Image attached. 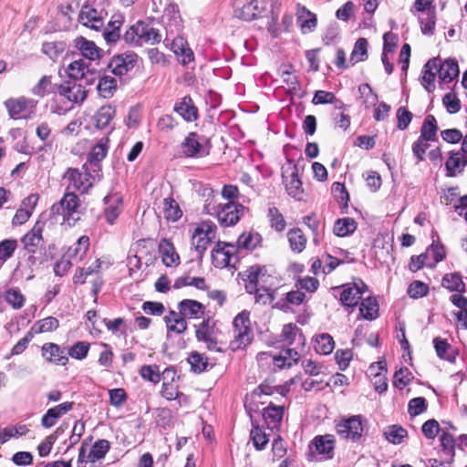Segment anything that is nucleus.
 Instances as JSON below:
<instances>
[{
	"mask_svg": "<svg viewBox=\"0 0 467 467\" xmlns=\"http://www.w3.org/2000/svg\"><path fill=\"white\" fill-rule=\"evenodd\" d=\"M137 56L135 54L119 55L114 57L109 67L116 76H123L134 67Z\"/></svg>",
	"mask_w": 467,
	"mask_h": 467,
	"instance_id": "17",
	"label": "nucleus"
},
{
	"mask_svg": "<svg viewBox=\"0 0 467 467\" xmlns=\"http://www.w3.org/2000/svg\"><path fill=\"white\" fill-rule=\"evenodd\" d=\"M109 448L110 444L109 441L103 439L97 441L88 453L89 462L94 463L97 461L103 459L109 451Z\"/></svg>",
	"mask_w": 467,
	"mask_h": 467,
	"instance_id": "36",
	"label": "nucleus"
},
{
	"mask_svg": "<svg viewBox=\"0 0 467 467\" xmlns=\"http://www.w3.org/2000/svg\"><path fill=\"white\" fill-rule=\"evenodd\" d=\"M134 30L136 31L137 37L139 38V46L144 44L154 45L158 44L161 40V36L159 30L151 27L148 24L139 21L134 25Z\"/></svg>",
	"mask_w": 467,
	"mask_h": 467,
	"instance_id": "15",
	"label": "nucleus"
},
{
	"mask_svg": "<svg viewBox=\"0 0 467 467\" xmlns=\"http://www.w3.org/2000/svg\"><path fill=\"white\" fill-rule=\"evenodd\" d=\"M466 165L467 159L464 158L462 152H451L445 163L447 176H456L457 174L461 173L463 171Z\"/></svg>",
	"mask_w": 467,
	"mask_h": 467,
	"instance_id": "28",
	"label": "nucleus"
},
{
	"mask_svg": "<svg viewBox=\"0 0 467 467\" xmlns=\"http://www.w3.org/2000/svg\"><path fill=\"white\" fill-rule=\"evenodd\" d=\"M178 309L184 318H201L205 307L196 300L184 299L178 304Z\"/></svg>",
	"mask_w": 467,
	"mask_h": 467,
	"instance_id": "22",
	"label": "nucleus"
},
{
	"mask_svg": "<svg viewBox=\"0 0 467 467\" xmlns=\"http://www.w3.org/2000/svg\"><path fill=\"white\" fill-rule=\"evenodd\" d=\"M75 47L81 52L84 57L89 60H95L99 57V49L95 43L82 36L76 38Z\"/></svg>",
	"mask_w": 467,
	"mask_h": 467,
	"instance_id": "31",
	"label": "nucleus"
},
{
	"mask_svg": "<svg viewBox=\"0 0 467 467\" xmlns=\"http://www.w3.org/2000/svg\"><path fill=\"white\" fill-rule=\"evenodd\" d=\"M36 105V100L26 97L9 99L5 102V106L12 119L21 118V115L26 112H34Z\"/></svg>",
	"mask_w": 467,
	"mask_h": 467,
	"instance_id": "9",
	"label": "nucleus"
},
{
	"mask_svg": "<svg viewBox=\"0 0 467 467\" xmlns=\"http://www.w3.org/2000/svg\"><path fill=\"white\" fill-rule=\"evenodd\" d=\"M360 314L366 319H375L378 316V304L376 299L368 297L361 302Z\"/></svg>",
	"mask_w": 467,
	"mask_h": 467,
	"instance_id": "49",
	"label": "nucleus"
},
{
	"mask_svg": "<svg viewBox=\"0 0 467 467\" xmlns=\"http://www.w3.org/2000/svg\"><path fill=\"white\" fill-rule=\"evenodd\" d=\"M335 442L334 435H320L314 438L309 447L313 453L320 455L321 459L327 460L333 457Z\"/></svg>",
	"mask_w": 467,
	"mask_h": 467,
	"instance_id": "10",
	"label": "nucleus"
},
{
	"mask_svg": "<svg viewBox=\"0 0 467 467\" xmlns=\"http://www.w3.org/2000/svg\"><path fill=\"white\" fill-rule=\"evenodd\" d=\"M439 66V57H434L432 59H430L424 66V74L422 77V85L428 90L431 92L434 88V80Z\"/></svg>",
	"mask_w": 467,
	"mask_h": 467,
	"instance_id": "32",
	"label": "nucleus"
},
{
	"mask_svg": "<svg viewBox=\"0 0 467 467\" xmlns=\"http://www.w3.org/2000/svg\"><path fill=\"white\" fill-rule=\"evenodd\" d=\"M89 248V238L86 235L79 237L73 247L68 250V254L72 258L82 260Z\"/></svg>",
	"mask_w": 467,
	"mask_h": 467,
	"instance_id": "43",
	"label": "nucleus"
},
{
	"mask_svg": "<svg viewBox=\"0 0 467 467\" xmlns=\"http://www.w3.org/2000/svg\"><path fill=\"white\" fill-rule=\"evenodd\" d=\"M234 339L230 342L232 349L236 350L247 346L252 340L249 312L243 311L234 319Z\"/></svg>",
	"mask_w": 467,
	"mask_h": 467,
	"instance_id": "3",
	"label": "nucleus"
},
{
	"mask_svg": "<svg viewBox=\"0 0 467 467\" xmlns=\"http://www.w3.org/2000/svg\"><path fill=\"white\" fill-rule=\"evenodd\" d=\"M368 41L366 38H359L356 42L350 56L352 64L363 61L367 58Z\"/></svg>",
	"mask_w": 467,
	"mask_h": 467,
	"instance_id": "50",
	"label": "nucleus"
},
{
	"mask_svg": "<svg viewBox=\"0 0 467 467\" xmlns=\"http://www.w3.org/2000/svg\"><path fill=\"white\" fill-rule=\"evenodd\" d=\"M159 251L166 266L177 265L180 263V257L175 252L173 244L168 239H162L160 242Z\"/></svg>",
	"mask_w": 467,
	"mask_h": 467,
	"instance_id": "27",
	"label": "nucleus"
},
{
	"mask_svg": "<svg viewBox=\"0 0 467 467\" xmlns=\"http://www.w3.org/2000/svg\"><path fill=\"white\" fill-rule=\"evenodd\" d=\"M59 326L58 320L54 317H47L34 324L31 330L36 334L56 330Z\"/></svg>",
	"mask_w": 467,
	"mask_h": 467,
	"instance_id": "45",
	"label": "nucleus"
},
{
	"mask_svg": "<svg viewBox=\"0 0 467 467\" xmlns=\"http://www.w3.org/2000/svg\"><path fill=\"white\" fill-rule=\"evenodd\" d=\"M164 321L167 327L168 335L171 332L182 334L187 329V322L179 312L170 311L169 315L164 317Z\"/></svg>",
	"mask_w": 467,
	"mask_h": 467,
	"instance_id": "29",
	"label": "nucleus"
},
{
	"mask_svg": "<svg viewBox=\"0 0 467 467\" xmlns=\"http://www.w3.org/2000/svg\"><path fill=\"white\" fill-rule=\"evenodd\" d=\"M51 77L44 76L37 84L32 88L31 92L37 97L43 98L51 92Z\"/></svg>",
	"mask_w": 467,
	"mask_h": 467,
	"instance_id": "54",
	"label": "nucleus"
},
{
	"mask_svg": "<svg viewBox=\"0 0 467 467\" xmlns=\"http://www.w3.org/2000/svg\"><path fill=\"white\" fill-rule=\"evenodd\" d=\"M258 13L257 0H237L235 2L234 15L240 19L251 21L256 18Z\"/></svg>",
	"mask_w": 467,
	"mask_h": 467,
	"instance_id": "19",
	"label": "nucleus"
},
{
	"mask_svg": "<svg viewBox=\"0 0 467 467\" xmlns=\"http://www.w3.org/2000/svg\"><path fill=\"white\" fill-rule=\"evenodd\" d=\"M261 236L258 234L244 233L237 240L236 252L238 250H254L260 243Z\"/></svg>",
	"mask_w": 467,
	"mask_h": 467,
	"instance_id": "37",
	"label": "nucleus"
},
{
	"mask_svg": "<svg viewBox=\"0 0 467 467\" xmlns=\"http://www.w3.org/2000/svg\"><path fill=\"white\" fill-rule=\"evenodd\" d=\"M243 279L246 292H256L259 288L263 291H275L279 284L278 277L261 265L250 266L243 273Z\"/></svg>",
	"mask_w": 467,
	"mask_h": 467,
	"instance_id": "1",
	"label": "nucleus"
},
{
	"mask_svg": "<svg viewBox=\"0 0 467 467\" xmlns=\"http://www.w3.org/2000/svg\"><path fill=\"white\" fill-rule=\"evenodd\" d=\"M284 409L282 406L270 404L264 409L263 416L268 424H272V428L275 427L283 418Z\"/></svg>",
	"mask_w": 467,
	"mask_h": 467,
	"instance_id": "44",
	"label": "nucleus"
},
{
	"mask_svg": "<svg viewBox=\"0 0 467 467\" xmlns=\"http://www.w3.org/2000/svg\"><path fill=\"white\" fill-rule=\"evenodd\" d=\"M236 246L233 244L218 243L212 251V262L216 268L234 266L237 261Z\"/></svg>",
	"mask_w": 467,
	"mask_h": 467,
	"instance_id": "5",
	"label": "nucleus"
},
{
	"mask_svg": "<svg viewBox=\"0 0 467 467\" xmlns=\"http://www.w3.org/2000/svg\"><path fill=\"white\" fill-rule=\"evenodd\" d=\"M419 22L422 34L432 36L436 25L435 8L432 7V10L427 13V17L419 16Z\"/></svg>",
	"mask_w": 467,
	"mask_h": 467,
	"instance_id": "51",
	"label": "nucleus"
},
{
	"mask_svg": "<svg viewBox=\"0 0 467 467\" xmlns=\"http://www.w3.org/2000/svg\"><path fill=\"white\" fill-rule=\"evenodd\" d=\"M215 237V227L208 223L198 225L192 236V245L199 256H202L211 241Z\"/></svg>",
	"mask_w": 467,
	"mask_h": 467,
	"instance_id": "7",
	"label": "nucleus"
},
{
	"mask_svg": "<svg viewBox=\"0 0 467 467\" xmlns=\"http://www.w3.org/2000/svg\"><path fill=\"white\" fill-rule=\"evenodd\" d=\"M287 237L293 251L300 253L305 249L306 239L300 229L290 230L287 233Z\"/></svg>",
	"mask_w": 467,
	"mask_h": 467,
	"instance_id": "47",
	"label": "nucleus"
},
{
	"mask_svg": "<svg viewBox=\"0 0 467 467\" xmlns=\"http://www.w3.org/2000/svg\"><path fill=\"white\" fill-rule=\"evenodd\" d=\"M437 120L433 115H428L420 128V137L421 140H427L430 141H434L437 140Z\"/></svg>",
	"mask_w": 467,
	"mask_h": 467,
	"instance_id": "34",
	"label": "nucleus"
},
{
	"mask_svg": "<svg viewBox=\"0 0 467 467\" xmlns=\"http://www.w3.org/2000/svg\"><path fill=\"white\" fill-rule=\"evenodd\" d=\"M66 44L64 42H46L42 46V51L52 60L57 57L65 51Z\"/></svg>",
	"mask_w": 467,
	"mask_h": 467,
	"instance_id": "52",
	"label": "nucleus"
},
{
	"mask_svg": "<svg viewBox=\"0 0 467 467\" xmlns=\"http://www.w3.org/2000/svg\"><path fill=\"white\" fill-rule=\"evenodd\" d=\"M162 212L165 219L171 222H176L182 216L178 202L170 197L162 200Z\"/></svg>",
	"mask_w": 467,
	"mask_h": 467,
	"instance_id": "33",
	"label": "nucleus"
},
{
	"mask_svg": "<svg viewBox=\"0 0 467 467\" xmlns=\"http://www.w3.org/2000/svg\"><path fill=\"white\" fill-rule=\"evenodd\" d=\"M337 434L343 438L353 441H358L363 433V424L360 416H351L341 420L336 425Z\"/></svg>",
	"mask_w": 467,
	"mask_h": 467,
	"instance_id": "6",
	"label": "nucleus"
},
{
	"mask_svg": "<svg viewBox=\"0 0 467 467\" xmlns=\"http://www.w3.org/2000/svg\"><path fill=\"white\" fill-rule=\"evenodd\" d=\"M283 180L287 193L298 201L302 200L304 197V190L302 188V182L298 178L297 168L296 165L284 171Z\"/></svg>",
	"mask_w": 467,
	"mask_h": 467,
	"instance_id": "11",
	"label": "nucleus"
},
{
	"mask_svg": "<svg viewBox=\"0 0 467 467\" xmlns=\"http://www.w3.org/2000/svg\"><path fill=\"white\" fill-rule=\"evenodd\" d=\"M140 375L142 379L150 381L154 384L158 383L161 379V375L158 366L145 365L140 369Z\"/></svg>",
	"mask_w": 467,
	"mask_h": 467,
	"instance_id": "55",
	"label": "nucleus"
},
{
	"mask_svg": "<svg viewBox=\"0 0 467 467\" xmlns=\"http://www.w3.org/2000/svg\"><path fill=\"white\" fill-rule=\"evenodd\" d=\"M87 65L82 60H76L67 67L69 80L78 81L87 73Z\"/></svg>",
	"mask_w": 467,
	"mask_h": 467,
	"instance_id": "53",
	"label": "nucleus"
},
{
	"mask_svg": "<svg viewBox=\"0 0 467 467\" xmlns=\"http://www.w3.org/2000/svg\"><path fill=\"white\" fill-rule=\"evenodd\" d=\"M442 103L450 114L457 113L461 109L460 99L454 93H447L442 99Z\"/></svg>",
	"mask_w": 467,
	"mask_h": 467,
	"instance_id": "62",
	"label": "nucleus"
},
{
	"mask_svg": "<svg viewBox=\"0 0 467 467\" xmlns=\"http://www.w3.org/2000/svg\"><path fill=\"white\" fill-rule=\"evenodd\" d=\"M78 209V197L71 192H67L60 202L52 206V212L63 215L64 220L67 221L69 225L79 220L80 213Z\"/></svg>",
	"mask_w": 467,
	"mask_h": 467,
	"instance_id": "4",
	"label": "nucleus"
},
{
	"mask_svg": "<svg viewBox=\"0 0 467 467\" xmlns=\"http://www.w3.org/2000/svg\"><path fill=\"white\" fill-rule=\"evenodd\" d=\"M268 217L271 223V226L276 231H283L285 227V222L282 213H279L275 207H271L268 210Z\"/></svg>",
	"mask_w": 467,
	"mask_h": 467,
	"instance_id": "61",
	"label": "nucleus"
},
{
	"mask_svg": "<svg viewBox=\"0 0 467 467\" xmlns=\"http://www.w3.org/2000/svg\"><path fill=\"white\" fill-rule=\"evenodd\" d=\"M429 292L428 285L420 281H414L412 282L409 288H408V294L412 298H420L424 296H426Z\"/></svg>",
	"mask_w": 467,
	"mask_h": 467,
	"instance_id": "63",
	"label": "nucleus"
},
{
	"mask_svg": "<svg viewBox=\"0 0 467 467\" xmlns=\"http://www.w3.org/2000/svg\"><path fill=\"white\" fill-rule=\"evenodd\" d=\"M343 108L344 104L342 102H339V105L335 106V109L332 114L334 116L336 126L346 130L350 125V118L348 115L340 111V109H342Z\"/></svg>",
	"mask_w": 467,
	"mask_h": 467,
	"instance_id": "57",
	"label": "nucleus"
},
{
	"mask_svg": "<svg viewBox=\"0 0 467 467\" xmlns=\"http://www.w3.org/2000/svg\"><path fill=\"white\" fill-rule=\"evenodd\" d=\"M273 389L272 387L268 385H260L257 388H255L249 396L246 397V400L244 402V407L246 410L251 413L252 411H256L259 410L258 405L256 402H258L259 399L262 395H272Z\"/></svg>",
	"mask_w": 467,
	"mask_h": 467,
	"instance_id": "30",
	"label": "nucleus"
},
{
	"mask_svg": "<svg viewBox=\"0 0 467 467\" xmlns=\"http://www.w3.org/2000/svg\"><path fill=\"white\" fill-rule=\"evenodd\" d=\"M299 359L298 352L294 348L283 349L278 355L273 357L274 365L279 368H289L296 365Z\"/></svg>",
	"mask_w": 467,
	"mask_h": 467,
	"instance_id": "25",
	"label": "nucleus"
},
{
	"mask_svg": "<svg viewBox=\"0 0 467 467\" xmlns=\"http://www.w3.org/2000/svg\"><path fill=\"white\" fill-rule=\"evenodd\" d=\"M44 227L45 223L37 221L33 228L22 238L24 247L28 253L35 254L37 248L42 245Z\"/></svg>",
	"mask_w": 467,
	"mask_h": 467,
	"instance_id": "14",
	"label": "nucleus"
},
{
	"mask_svg": "<svg viewBox=\"0 0 467 467\" xmlns=\"http://www.w3.org/2000/svg\"><path fill=\"white\" fill-rule=\"evenodd\" d=\"M366 285L363 282L359 284H353L352 285L346 286L340 296V300L344 306H354L358 305L362 298Z\"/></svg>",
	"mask_w": 467,
	"mask_h": 467,
	"instance_id": "21",
	"label": "nucleus"
},
{
	"mask_svg": "<svg viewBox=\"0 0 467 467\" xmlns=\"http://www.w3.org/2000/svg\"><path fill=\"white\" fill-rule=\"evenodd\" d=\"M116 88L117 81L114 78L109 76L99 78L97 89L100 97L104 99L111 98Z\"/></svg>",
	"mask_w": 467,
	"mask_h": 467,
	"instance_id": "35",
	"label": "nucleus"
},
{
	"mask_svg": "<svg viewBox=\"0 0 467 467\" xmlns=\"http://www.w3.org/2000/svg\"><path fill=\"white\" fill-rule=\"evenodd\" d=\"M357 229V223L354 219L349 217H345L338 219L334 225V233L337 236L344 237L347 236Z\"/></svg>",
	"mask_w": 467,
	"mask_h": 467,
	"instance_id": "40",
	"label": "nucleus"
},
{
	"mask_svg": "<svg viewBox=\"0 0 467 467\" xmlns=\"http://www.w3.org/2000/svg\"><path fill=\"white\" fill-rule=\"evenodd\" d=\"M214 197L206 200L203 211L211 215L217 217L220 223L223 226H230L235 224L240 215L244 211V206L236 202L229 201L224 204L216 203Z\"/></svg>",
	"mask_w": 467,
	"mask_h": 467,
	"instance_id": "2",
	"label": "nucleus"
},
{
	"mask_svg": "<svg viewBox=\"0 0 467 467\" xmlns=\"http://www.w3.org/2000/svg\"><path fill=\"white\" fill-rule=\"evenodd\" d=\"M109 140L107 138H103L98 144H96L91 152L89 153V161H100L107 154L108 143Z\"/></svg>",
	"mask_w": 467,
	"mask_h": 467,
	"instance_id": "58",
	"label": "nucleus"
},
{
	"mask_svg": "<svg viewBox=\"0 0 467 467\" xmlns=\"http://www.w3.org/2000/svg\"><path fill=\"white\" fill-rule=\"evenodd\" d=\"M59 94L78 104L82 103L87 98V90L83 83L76 80H68L62 84L59 87Z\"/></svg>",
	"mask_w": 467,
	"mask_h": 467,
	"instance_id": "13",
	"label": "nucleus"
},
{
	"mask_svg": "<svg viewBox=\"0 0 467 467\" xmlns=\"http://www.w3.org/2000/svg\"><path fill=\"white\" fill-rule=\"evenodd\" d=\"M106 208L104 214L106 221L113 224L121 212L122 198L119 194L108 195L104 198Z\"/></svg>",
	"mask_w": 467,
	"mask_h": 467,
	"instance_id": "23",
	"label": "nucleus"
},
{
	"mask_svg": "<svg viewBox=\"0 0 467 467\" xmlns=\"http://www.w3.org/2000/svg\"><path fill=\"white\" fill-rule=\"evenodd\" d=\"M335 347L333 337L329 334H320L315 337V350L322 355L330 354Z\"/></svg>",
	"mask_w": 467,
	"mask_h": 467,
	"instance_id": "38",
	"label": "nucleus"
},
{
	"mask_svg": "<svg viewBox=\"0 0 467 467\" xmlns=\"http://www.w3.org/2000/svg\"><path fill=\"white\" fill-rule=\"evenodd\" d=\"M89 350V344L85 341H78L69 349L67 354L76 359H83L87 357Z\"/></svg>",
	"mask_w": 467,
	"mask_h": 467,
	"instance_id": "56",
	"label": "nucleus"
},
{
	"mask_svg": "<svg viewBox=\"0 0 467 467\" xmlns=\"http://www.w3.org/2000/svg\"><path fill=\"white\" fill-rule=\"evenodd\" d=\"M41 351L43 358L49 363L64 366L68 361L64 349L55 343H45Z\"/></svg>",
	"mask_w": 467,
	"mask_h": 467,
	"instance_id": "18",
	"label": "nucleus"
},
{
	"mask_svg": "<svg viewBox=\"0 0 467 467\" xmlns=\"http://www.w3.org/2000/svg\"><path fill=\"white\" fill-rule=\"evenodd\" d=\"M442 453L452 460L454 457V439L451 434L443 432L441 436Z\"/></svg>",
	"mask_w": 467,
	"mask_h": 467,
	"instance_id": "59",
	"label": "nucleus"
},
{
	"mask_svg": "<svg viewBox=\"0 0 467 467\" xmlns=\"http://www.w3.org/2000/svg\"><path fill=\"white\" fill-rule=\"evenodd\" d=\"M385 438L393 444L401 443L402 440L407 436V431L399 425H391L384 431Z\"/></svg>",
	"mask_w": 467,
	"mask_h": 467,
	"instance_id": "48",
	"label": "nucleus"
},
{
	"mask_svg": "<svg viewBox=\"0 0 467 467\" xmlns=\"http://www.w3.org/2000/svg\"><path fill=\"white\" fill-rule=\"evenodd\" d=\"M64 180L68 181L67 190L74 189L82 193L87 192L92 186L90 182V174L88 172H81L78 169L69 168L67 170Z\"/></svg>",
	"mask_w": 467,
	"mask_h": 467,
	"instance_id": "12",
	"label": "nucleus"
},
{
	"mask_svg": "<svg viewBox=\"0 0 467 467\" xmlns=\"http://www.w3.org/2000/svg\"><path fill=\"white\" fill-rule=\"evenodd\" d=\"M441 285L444 288L450 291L462 293L465 291V284L462 276L457 273L447 274L443 276Z\"/></svg>",
	"mask_w": 467,
	"mask_h": 467,
	"instance_id": "39",
	"label": "nucleus"
},
{
	"mask_svg": "<svg viewBox=\"0 0 467 467\" xmlns=\"http://www.w3.org/2000/svg\"><path fill=\"white\" fill-rule=\"evenodd\" d=\"M194 286L200 290L207 289L205 279L202 277L182 276L175 280L174 288H182V286Z\"/></svg>",
	"mask_w": 467,
	"mask_h": 467,
	"instance_id": "46",
	"label": "nucleus"
},
{
	"mask_svg": "<svg viewBox=\"0 0 467 467\" xmlns=\"http://www.w3.org/2000/svg\"><path fill=\"white\" fill-rule=\"evenodd\" d=\"M439 78L446 83L452 81L459 76V67L455 60L447 59L444 62L439 58V66L436 69Z\"/></svg>",
	"mask_w": 467,
	"mask_h": 467,
	"instance_id": "24",
	"label": "nucleus"
},
{
	"mask_svg": "<svg viewBox=\"0 0 467 467\" xmlns=\"http://www.w3.org/2000/svg\"><path fill=\"white\" fill-rule=\"evenodd\" d=\"M115 116V109L109 105L102 106L95 115L96 127L106 128Z\"/></svg>",
	"mask_w": 467,
	"mask_h": 467,
	"instance_id": "41",
	"label": "nucleus"
},
{
	"mask_svg": "<svg viewBox=\"0 0 467 467\" xmlns=\"http://www.w3.org/2000/svg\"><path fill=\"white\" fill-rule=\"evenodd\" d=\"M171 50L178 60L184 66L193 62L194 56L188 42L182 36L175 37L171 42Z\"/></svg>",
	"mask_w": 467,
	"mask_h": 467,
	"instance_id": "20",
	"label": "nucleus"
},
{
	"mask_svg": "<svg viewBox=\"0 0 467 467\" xmlns=\"http://www.w3.org/2000/svg\"><path fill=\"white\" fill-rule=\"evenodd\" d=\"M189 363L194 372H202L206 369L208 362L207 358H204L199 353H192L189 358Z\"/></svg>",
	"mask_w": 467,
	"mask_h": 467,
	"instance_id": "64",
	"label": "nucleus"
},
{
	"mask_svg": "<svg viewBox=\"0 0 467 467\" xmlns=\"http://www.w3.org/2000/svg\"><path fill=\"white\" fill-rule=\"evenodd\" d=\"M174 111L189 122L197 119L198 117L197 109L192 99L188 96L182 98L181 101L175 104Z\"/></svg>",
	"mask_w": 467,
	"mask_h": 467,
	"instance_id": "26",
	"label": "nucleus"
},
{
	"mask_svg": "<svg viewBox=\"0 0 467 467\" xmlns=\"http://www.w3.org/2000/svg\"><path fill=\"white\" fill-rule=\"evenodd\" d=\"M203 139L197 133L191 132L181 144V150L187 158H202L209 154V148L202 143Z\"/></svg>",
	"mask_w": 467,
	"mask_h": 467,
	"instance_id": "8",
	"label": "nucleus"
},
{
	"mask_svg": "<svg viewBox=\"0 0 467 467\" xmlns=\"http://www.w3.org/2000/svg\"><path fill=\"white\" fill-rule=\"evenodd\" d=\"M213 324L208 318L203 320L196 329V337L199 341L210 340L213 337Z\"/></svg>",
	"mask_w": 467,
	"mask_h": 467,
	"instance_id": "60",
	"label": "nucleus"
},
{
	"mask_svg": "<svg viewBox=\"0 0 467 467\" xmlns=\"http://www.w3.org/2000/svg\"><path fill=\"white\" fill-rule=\"evenodd\" d=\"M79 22L91 29L99 31L104 26L102 12H99L96 8L85 5L79 14Z\"/></svg>",
	"mask_w": 467,
	"mask_h": 467,
	"instance_id": "16",
	"label": "nucleus"
},
{
	"mask_svg": "<svg viewBox=\"0 0 467 467\" xmlns=\"http://www.w3.org/2000/svg\"><path fill=\"white\" fill-rule=\"evenodd\" d=\"M4 298L5 302L16 310L21 309L26 303V297L18 288L7 289Z\"/></svg>",
	"mask_w": 467,
	"mask_h": 467,
	"instance_id": "42",
	"label": "nucleus"
}]
</instances>
